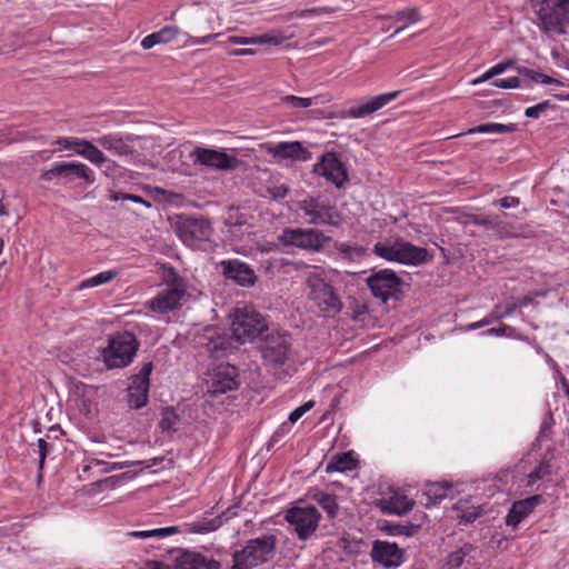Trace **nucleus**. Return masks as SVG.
<instances>
[{
  "instance_id": "nucleus-31",
  "label": "nucleus",
  "mask_w": 569,
  "mask_h": 569,
  "mask_svg": "<svg viewBox=\"0 0 569 569\" xmlns=\"http://www.w3.org/2000/svg\"><path fill=\"white\" fill-rule=\"evenodd\" d=\"M78 154L86 158L96 166H102L107 160L103 152L88 140L82 143V148L78 150Z\"/></svg>"
},
{
  "instance_id": "nucleus-34",
  "label": "nucleus",
  "mask_w": 569,
  "mask_h": 569,
  "mask_svg": "<svg viewBox=\"0 0 569 569\" xmlns=\"http://www.w3.org/2000/svg\"><path fill=\"white\" fill-rule=\"evenodd\" d=\"M516 126L513 123L502 124V123H483L477 126L472 129H469L467 133H509L515 131Z\"/></svg>"
},
{
  "instance_id": "nucleus-32",
  "label": "nucleus",
  "mask_w": 569,
  "mask_h": 569,
  "mask_svg": "<svg viewBox=\"0 0 569 569\" xmlns=\"http://www.w3.org/2000/svg\"><path fill=\"white\" fill-rule=\"evenodd\" d=\"M312 499L327 512L329 518L337 516L339 506L335 496L323 491H317L313 493Z\"/></svg>"
},
{
  "instance_id": "nucleus-26",
  "label": "nucleus",
  "mask_w": 569,
  "mask_h": 569,
  "mask_svg": "<svg viewBox=\"0 0 569 569\" xmlns=\"http://www.w3.org/2000/svg\"><path fill=\"white\" fill-rule=\"evenodd\" d=\"M179 569H219L220 565L213 559H208L203 555L184 550L176 558Z\"/></svg>"
},
{
  "instance_id": "nucleus-63",
  "label": "nucleus",
  "mask_w": 569,
  "mask_h": 569,
  "mask_svg": "<svg viewBox=\"0 0 569 569\" xmlns=\"http://www.w3.org/2000/svg\"><path fill=\"white\" fill-rule=\"evenodd\" d=\"M147 568L148 569H171L170 566L163 563V562H160V561H148L147 562Z\"/></svg>"
},
{
  "instance_id": "nucleus-8",
  "label": "nucleus",
  "mask_w": 569,
  "mask_h": 569,
  "mask_svg": "<svg viewBox=\"0 0 569 569\" xmlns=\"http://www.w3.org/2000/svg\"><path fill=\"white\" fill-rule=\"evenodd\" d=\"M164 281L168 288L159 292V295L149 302V308L159 313H167L178 308L186 296V283L173 268L166 270Z\"/></svg>"
},
{
  "instance_id": "nucleus-61",
  "label": "nucleus",
  "mask_w": 569,
  "mask_h": 569,
  "mask_svg": "<svg viewBox=\"0 0 569 569\" xmlns=\"http://www.w3.org/2000/svg\"><path fill=\"white\" fill-rule=\"evenodd\" d=\"M129 535L132 536V537H136V538H141V539L150 538V537H156V529H153V530H142V531H132Z\"/></svg>"
},
{
  "instance_id": "nucleus-40",
  "label": "nucleus",
  "mask_w": 569,
  "mask_h": 569,
  "mask_svg": "<svg viewBox=\"0 0 569 569\" xmlns=\"http://www.w3.org/2000/svg\"><path fill=\"white\" fill-rule=\"evenodd\" d=\"M373 253L388 261H396L397 241L393 243L377 242L372 249Z\"/></svg>"
},
{
  "instance_id": "nucleus-19",
  "label": "nucleus",
  "mask_w": 569,
  "mask_h": 569,
  "mask_svg": "<svg viewBox=\"0 0 569 569\" xmlns=\"http://www.w3.org/2000/svg\"><path fill=\"white\" fill-rule=\"evenodd\" d=\"M399 94H400V91H391V92H387V93H382V94L372 97L371 99H369L366 102H361L357 106L351 107L347 111H342L340 117L341 118H353V119L365 118V117L380 110L381 108H383L391 101L396 100Z\"/></svg>"
},
{
  "instance_id": "nucleus-51",
  "label": "nucleus",
  "mask_w": 569,
  "mask_h": 569,
  "mask_svg": "<svg viewBox=\"0 0 569 569\" xmlns=\"http://www.w3.org/2000/svg\"><path fill=\"white\" fill-rule=\"evenodd\" d=\"M315 402L312 400L307 401L302 406L296 408L290 415L289 420L291 422L298 421L307 411H309L313 407Z\"/></svg>"
},
{
  "instance_id": "nucleus-25",
  "label": "nucleus",
  "mask_w": 569,
  "mask_h": 569,
  "mask_svg": "<svg viewBox=\"0 0 569 569\" xmlns=\"http://www.w3.org/2000/svg\"><path fill=\"white\" fill-rule=\"evenodd\" d=\"M415 501L399 491H392L379 500V507L385 513L405 515L412 510Z\"/></svg>"
},
{
  "instance_id": "nucleus-47",
  "label": "nucleus",
  "mask_w": 569,
  "mask_h": 569,
  "mask_svg": "<svg viewBox=\"0 0 569 569\" xmlns=\"http://www.w3.org/2000/svg\"><path fill=\"white\" fill-rule=\"evenodd\" d=\"M84 141V139L79 138H58L54 143L64 149H71L78 154V150L82 148Z\"/></svg>"
},
{
  "instance_id": "nucleus-55",
  "label": "nucleus",
  "mask_w": 569,
  "mask_h": 569,
  "mask_svg": "<svg viewBox=\"0 0 569 569\" xmlns=\"http://www.w3.org/2000/svg\"><path fill=\"white\" fill-rule=\"evenodd\" d=\"M228 42L232 44H254L253 37H238V36H231L228 38Z\"/></svg>"
},
{
  "instance_id": "nucleus-27",
  "label": "nucleus",
  "mask_w": 569,
  "mask_h": 569,
  "mask_svg": "<svg viewBox=\"0 0 569 569\" xmlns=\"http://www.w3.org/2000/svg\"><path fill=\"white\" fill-rule=\"evenodd\" d=\"M396 261L405 264H418L427 260V250L403 240H397Z\"/></svg>"
},
{
  "instance_id": "nucleus-45",
  "label": "nucleus",
  "mask_w": 569,
  "mask_h": 569,
  "mask_svg": "<svg viewBox=\"0 0 569 569\" xmlns=\"http://www.w3.org/2000/svg\"><path fill=\"white\" fill-rule=\"evenodd\" d=\"M253 39H254V44L272 43V44L277 46V44L282 43L284 40H287L288 37L281 34L278 31H271L268 33L256 36V37H253Z\"/></svg>"
},
{
  "instance_id": "nucleus-18",
  "label": "nucleus",
  "mask_w": 569,
  "mask_h": 569,
  "mask_svg": "<svg viewBox=\"0 0 569 569\" xmlns=\"http://www.w3.org/2000/svg\"><path fill=\"white\" fill-rule=\"evenodd\" d=\"M238 387L237 368L230 365H219L214 368L208 390L212 395H222Z\"/></svg>"
},
{
  "instance_id": "nucleus-48",
  "label": "nucleus",
  "mask_w": 569,
  "mask_h": 569,
  "mask_svg": "<svg viewBox=\"0 0 569 569\" xmlns=\"http://www.w3.org/2000/svg\"><path fill=\"white\" fill-rule=\"evenodd\" d=\"M492 86L501 89H513L522 86L519 77H510L508 79H498L492 82Z\"/></svg>"
},
{
  "instance_id": "nucleus-9",
  "label": "nucleus",
  "mask_w": 569,
  "mask_h": 569,
  "mask_svg": "<svg viewBox=\"0 0 569 569\" xmlns=\"http://www.w3.org/2000/svg\"><path fill=\"white\" fill-rule=\"evenodd\" d=\"M297 207L310 224L340 226L341 216L336 206L320 198L307 197L298 201Z\"/></svg>"
},
{
  "instance_id": "nucleus-35",
  "label": "nucleus",
  "mask_w": 569,
  "mask_h": 569,
  "mask_svg": "<svg viewBox=\"0 0 569 569\" xmlns=\"http://www.w3.org/2000/svg\"><path fill=\"white\" fill-rule=\"evenodd\" d=\"M451 489V486L448 483H430L427 486L425 495L428 498V501L431 503H438L442 499L447 497V492Z\"/></svg>"
},
{
  "instance_id": "nucleus-37",
  "label": "nucleus",
  "mask_w": 569,
  "mask_h": 569,
  "mask_svg": "<svg viewBox=\"0 0 569 569\" xmlns=\"http://www.w3.org/2000/svg\"><path fill=\"white\" fill-rule=\"evenodd\" d=\"M473 546L470 545V543H465L462 547H460L459 549L452 551L449 556H448V559H447V566L449 569H457L459 568L462 563H463V560L471 552L473 551Z\"/></svg>"
},
{
  "instance_id": "nucleus-17",
  "label": "nucleus",
  "mask_w": 569,
  "mask_h": 569,
  "mask_svg": "<svg viewBox=\"0 0 569 569\" xmlns=\"http://www.w3.org/2000/svg\"><path fill=\"white\" fill-rule=\"evenodd\" d=\"M506 217L507 213L496 216L471 214L466 222L482 226L487 230H492L499 239L515 238L518 233L513 224L505 220Z\"/></svg>"
},
{
  "instance_id": "nucleus-16",
  "label": "nucleus",
  "mask_w": 569,
  "mask_h": 569,
  "mask_svg": "<svg viewBox=\"0 0 569 569\" xmlns=\"http://www.w3.org/2000/svg\"><path fill=\"white\" fill-rule=\"evenodd\" d=\"M260 350L267 362L282 365L289 356V336L279 332L268 335L261 345Z\"/></svg>"
},
{
  "instance_id": "nucleus-5",
  "label": "nucleus",
  "mask_w": 569,
  "mask_h": 569,
  "mask_svg": "<svg viewBox=\"0 0 569 569\" xmlns=\"http://www.w3.org/2000/svg\"><path fill=\"white\" fill-rule=\"evenodd\" d=\"M179 239L192 249L206 250L209 247L213 229L206 218L179 216L174 224Z\"/></svg>"
},
{
  "instance_id": "nucleus-24",
  "label": "nucleus",
  "mask_w": 569,
  "mask_h": 569,
  "mask_svg": "<svg viewBox=\"0 0 569 569\" xmlns=\"http://www.w3.org/2000/svg\"><path fill=\"white\" fill-rule=\"evenodd\" d=\"M540 502L541 496L539 495L515 501L506 517V525L517 528L518 525L526 519Z\"/></svg>"
},
{
  "instance_id": "nucleus-50",
  "label": "nucleus",
  "mask_w": 569,
  "mask_h": 569,
  "mask_svg": "<svg viewBox=\"0 0 569 569\" xmlns=\"http://www.w3.org/2000/svg\"><path fill=\"white\" fill-rule=\"evenodd\" d=\"M549 108L548 101H542L533 107H529L526 109L525 114L528 118H539L542 112H545Z\"/></svg>"
},
{
  "instance_id": "nucleus-6",
  "label": "nucleus",
  "mask_w": 569,
  "mask_h": 569,
  "mask_svg": "<svg viewBox=\"0 0 569 569\" xmlns=\"http://www.w3.org/2000/svg\"><path fill=\"white\" fill-rule=\"evenodd\" d=\"M268 330L266 318L252 307L237 308L232 315L231 331L233 338L244 343Z\"/></svg>"
},
{
  "instance_id": "nucleus-46",
  "label": "nucleus",
  "mask_w": 569,
  "mask_h": 569,
  "mask_svg": "<svg viewBox=\"0 0 569 569\" xmlns=\"http://www.w3.org/2000/svg\"><path fill=\"white\" fill-rule=\"evenodd\" d=\"M312 101H313L312 98H302V97H297V96H292V94L284 96L281 98V102L283 104H287L293 109L309 108L310 106H312Z\"/></svg>"
},
{
  "instance_id": "nucleus-64",
  "label": "nucleus",
  "mask_w": 569,
  "mask_h": 569,
  "mask_svg": "<svg viewBox=\"0 0 569 569\" xmlns=\"http://www.w3.org/2000/svg\"><path fill=\"white\" fill-rule=\"evenodd\" d=\"M532 302H533V296L531 293V295H527V296L520 298L517 303H518V306L520 308H522V307H526V306H528V305H530Z\"/></svg>"
},
{
  "instance_id": "nucleus-13",
  "label": "nucleus",
  "mask_w": 569,
  "mask_h": 569,
  "mask_svg": "<svg viewBox=\"0 0 569 569\" xmlns=\"http://www.w3.org/2000/svg\"><path fill=\"white\" fill-rule=\"evenodd\" d=\"M153 363L149 361L142 365L138 373L131 376V383L127 389L128 403L131 408L140 409L147 405Z\"/></svg>"
},
{
  "instance_id": "nucleus-42",
  "label": "nucleus",
  "mask_w": 569,
  "mask_h": 569,
  "mask_svg": "<svg viewBox=\"0 0 569 569\" xmlns=\"http://www.w3.org/2000/svg\"><path fill=\"white\" fill-rule=\"evenodd\" d=\"M550 472H551V465L546 460L541 461L535 468V470H532L528 475L527 486H533L538 480H541V479L546 478L547 476H549Z\"/></svg>"
},
{
  "instance_id": "nucleus-21",
  "label": "nucleus",
  "mask_w": 569,
  "mask_h": 569,
  "mask_svg": "<svg viewBox=\"0 0 569 569\" xmlns=\"http://www.w3.org/2000/svg\"><path fill=\"white\" fill-rule=\"evenodd\" d=\"M267 151L278 162L287 159L292 161H308L311 159V152L299 141L269 144Z\"/></svg>"
},
{
  "instance_id": "nucleus-1",
  "label": "nucleus",
  "mask_w": 569,
  "mask_h": 569,
  "mask_svg": "<svg viewBox=\"0 0 569 569\" xmlns=\"http://www.w3.org/2000/svg\"><path fill=\"white\" fill-rule=\"evenodd\" d=\"M306 286L309 290V299L326 315L340 312L342 302L330 284L327 272L321 267H313L306 277Z\"/></svg>"
},
{
  "instance_id": "nucleus-41",
  "label": "nucleus",
  "mask_w": 569,
  "mask_h": 569,
  "mask_svg": "<svg viewBox=\"0 0 569 569\" xmlns=\"http://www.w3.org/2000/svg\"><path fill=\"white\" fill-rule=\"evenodd\" d=\"M337 250L342 254L345 259L356 261L366 254V250L362 247L350 246L347 243L337 244Z\"/></svg>"
},
{
  "instance_id": "nucleus-7",
  "label": "nucleus",
  "mask_w": 569,
  "mask_h": 569,
  "mask_svg": "<svg viewBox=\"0 0 569 569\" xmlns=\"http://www.w3.org/2000/svg\"><path fill=\"white\" fill-rule=\"evenodd\" d=\"M278 240L286 247H296L310 252H320L331 241L319 229L284 228L278 236Z\"/></svg>"
},
{
  "instance_id": "nucleus-33",
  "label": "nucleus",
  "mask_w": 569,
  "mask_h": 569,
  "mask_svg": "<svg viewBox=\"0 0 569 569\" xmlns=\"http://www.w3.org/2000/svg\"><path fill=\"white\" fill-rule=\"evenodd\" d=\"M353 460L350 453L336 455L326 467V472L346 471L352 468Z\"/></svg>"
},
{
  "instance_id": "nucleus-15",
  "label": "nucleus",
  "mask_w": 569,
  "mask_h": 569,
  "mask_svg": "<svg viewBox=\"0 0 569 569\" xmlns=\"http://www.w3.org/2000/svg\"><path fill=\"white\" fill-rule=\"evenodd\" d=\"M191 157L196 163L218 170H234L240 164L238 158L222 150L198 147L192 151Z\"/></svg>"
},
{
  "instance_id": "nucleus-12",
  "label": "nucleus",
  "mask_w": 569,
  "mask_h": 569,
  "mask_svg": "<svg viewBox=\"0 0 569 569\" xmlns=\"http://www.w3.org/2000/svg\"><path fill=\"white\" fill-rule=\"evenodd\" d=\"M180 34L186 37L184 44H190V46L206 44V43H209L212 39L220 36V33H208L202 37H194V36L188 34V33H183L176 26H164L159 31L150 33L147 37H144L140 42V46L144 50H149L158 44L170 43V42L174 41L178 38V36H180Z\"/></svg>"
},
{
  "instance_id": "nucleus-60",
  "label": "nucleus",
  "mask_w": 569,
  "mask_h": 569,
  "mask_svg": "<svg viewBox=\"0 0 569 569\" xmlns=\"http://www.w3.org/2000/svg\"><path fill=\"white\" fill-rule=\"evenodd\" d=\"M501 318H505V315H500L498 312H491L490 315H488L487 317H485L482 319V325H485V327L489 326Z\"/></svg>"
},
{
  "instance_id": "nucleus-11",
  "label": "nucleus",
  "mask_w": 569,
  "mask_h": 569,
  "mask_svg": "<svg viewBox=\"0 0 569 569\" xmlns=\"http://www.w3.org/2000/svg\"><path fill=\"white\" fill-rule=\"evenodd\" d=\"M320 518V512L313 506L293 507L284 517L300 540L308 539L316 531Z\"/></svg>"
},
{
  "instance_id": "nucleus-38",
  "label": "nucleus",
  "mask_w": 569,
  "mask_h": 569,
  "mask_svg": "<svg viewBox=\"0 0 569 569\" xmlns=\"http://www.w3.org/2000/svg\"><path fill=\"white\" fill-rule=\"evenodd\" d=\"M116 276H117V272L113 270L103 271V272H100V273L89 278V279L83 280L80 283L79 288L84 289V288H92V287L101 286V284H104V283H108L109 281H111L113 278H116Z\"/></svg>"
},
{
  "instance_id": "nucleus-2",
  "label": "nucleus",
  "mask_w": 569,
  "mask_h": 569,
  "mask_svg": "<svg viewBox=\"0 0 569 569\" xmlns=\"http://www.w3.org/2000/svg\"><path fill=\"white\" fill-rule=\"evenodd\" d=\"M541 31L565 33L569 26V0H529Z\"/></svg>"
},
{
  "instance_id": "nucleus-3",
  "label": "nucleus",
  "mask_w": 569,
  "mask_h": 569,
  "mask_svg": "<svg viewBox=\"0 0 569 569\" xmlns=\"http://www.w3.org/2000/svg\"><path fill=\"white\" fill-rule=\"evenodd\" d=\"M140 342L129 332H117L109 338L108 346L103 348L101 356L108 369L128 367L137 355Z\"/></svg>"
},
{
  "instance_id": "nucleus-10",
  "label": "nucleus",
  "mask_w": 569,
  "mask_h": 569,
  "mask_svg": "<svg viewBox=\"0 0 569 569\" xmlns=\"http://www.w3.org/2000/svg\"><path fill=\"white\" fill-rule=\"evenodd\" d=\"M367 284L371 293L383 302H387L389 299L398 300L402 293V281L397 273L390 269H381L372 272L367 278Z\"/></svg>"
},
{
  "instance_id": "nucleus-59",
  "label": "nucleus",
  "mask_w": 569,
  "mask_h": 569,
  "mask_svg": "<svg viewBox=\"0 0 569 569\" xmlns=\"http://www.w3.org/2000/svg\"><path fill=\"white\" fill-rule=\"evenodd\" d=\"M179 531L178 527H167L156 529V537H167Z\"/></svg>"
},
{
  "instance_id": "nucleus-58",
  "label": "nucleus",
  "mask_w": 569,
  "mask_h": 569,
  "mask_svg": "<svg viewBox=\"0 0 569 569\" xmlns=\"http://www.w3.org/2000/svg\"><path fill=\"white\" fill-rule=\"evenodd\" d=\"M133 465H134V462H130V461L107 463V467L103 469V471L110 472V471H114V470H121L124 468H129Z\"/></svg>"
},
{
  "instance_id": "nucleus-57",
  "label": "nucleus",
  "mask_w": 569,
  "mask_h": 569,
  "mask_svg": "<svg viewBox=\"0 0 569 569\" xmlns=\"http://www.w3.org/2000/svg\"><path fill=\"white\" fill-rule=\"evenodd\" d=\"M480 516V512L475 508H469L461 513V519L466 522H472Z\"/></svg>"
},
{
  "instance_id": "nucleus-20",
  "label": "nucleus",
  "mask_w": 569,
  "mask_h": 569,
  "mask_svg": "<svg viewBox=\"0 0 569 569\" xmlns=\"http://www.w3.org/2000/svg\"><path fill=\"white\" fill-rule=\"evenodd\" d=\"M221 268L226 278L233 280L241 287H252L258 280L253 269L240 260L221 261Z\"/></svg>"
},
{
  "instance_id": "nucleus-52",
  "label": "nucleus",
  "mask_w": 569,
  "mask_h": 569,
  "mask_svg": "<svg viewBox=\"0 0 569 569\" xmlns=\"http://www.w3.org/2000/svg\"><path fill=\"white\" fill-rule=\"evenodd\" d=\"M290 189L287 184H279L268 189L273 199H283L288 196Z\"/></svg>"
},
{
  "instance_id": "nucleus-49",
  "label": "nucleus",
  "mask_w": 569,
  "mask_h": 569,
  "mask_svg": "<svg viewBox=\"0 0 569 569\" xmlns=\"http://www.w3.org/2000/svg\"><path fill=\"white\" fill-rule=\"evenodd\" d=\"M111 200L118 201V200H130L136 203L144 204L146 207H150V203L142 199L140 196L131 194V193H112L110 197Z\"/></svg>"
},
{
  "instance_id": "nucleus-30",
  "label": "nucleus",
  "mask_w": 569,
  "mask_h": 569,
  "mask_svg": "<svg viewBox=\"0 0 569 569\" xmlns=\"http://www.w3.org/2000/svg\"><path fill=\"white\" fill-rule=\"evenodd\" d=\"M214 12L210 8H201L193 14L192 26L197 32H208L213 30L212 20Z\"/></svg>"
},
{
  "instance_id": "nucleus-29",
  "label": "nucleus",
  "mask_w": 569,
  "mask_h": 569,
  "mask_svg": "<svg viewBox=\"0 0 569 569\" xmlns=\"http://www.w3.org/2000/svg\"><path fill=\"white\" fill-rule=\"evenodd\" d=\"M517 71L519 73V76L521 77V81H522V86H527L529 87L530 83H526V81L528 82H541L543 84H557V86H561V82L555 78H551L547 74H543L539 71H536V70H532V69H529L527 67H518L517 68Z\"/></svg>"
},
{
  "instance_id": "nucleus-54",
  "label": "nucleus",
  "mask_w": 569,
  "mask_h": 569,
  "mask_svg": "<svg viewBox=\"0 0 569 569\" xmlns=\"http://www.w3.org/2000/svg\"><path fill=\"white\" fill-rule=\"evenodd\" d=\"M38 448H39V462H38V467H39V470H41L43 468V465H44V460H46V457H47V453H48V443L44 439L42 438H39L38 439Z\"/></svg>"
},
{
  "instance_id": "nucleus-53",
  "label": "nucleus",
  "mask_w": 569,
  "mask_h": 569,
  "mask_svg": "<svg viewBox=\"0 0 569 569\" xmlns=\"http://www.w3.org/2000/svg\"><path fill=\"white\" fill-rule=\"evenodd\" d=\"M496 203H499L503 209L516 208L520 204V199L518 197L508 196L496 201L495 204Z\"/></svg>"
},
{
  "instance_id": "nucleus-43",
  "label": "nucleus",
  "mask_w": 569,
  "mask_h": 569,
  "mask_svg": "<svg viewBox=\"0 0 569 569\" xmlns=\"http://www.w3.org/2000/svg\"><path fill=\"white\" fill-rule=\"evenodd\" d=\"M228 348H230V342L223 337L211 338L206 345L207 351L214 357H218L220 351H224Z\"/></svg>"
},
{
  "instance_id": "nucleus-28",
  "label": "nucleus",
  "mask_w": 569,
  "mask_h": 569,
  "mask_svg": "<svg viewBox=\"0 0 569 569\" xmlns=\"http://www.w3.org/2000/svg\"><path fill=\"white\" fill-rule=\"evenodd\" d=\"M97 142L106 150L117 156L131 153V148L118 134H104L97 139Z\"/></svg>"
},
{
  "instance_id": "nucleus-14",
  "label": "nucleus",
  "mask_w": 569,
  "mask_h": 569,
  "mask_svg": "<svg viewBox=\"0 0 569 569\" xmlns=\"http://www.w3.org/2000/svg\"><path fill=\"white\" fill-rule=\"evenodd\" d=\"M41 180L51 181L54 178H63L67 181L82 179L89 184L94 182L93 171L84 163L80 162H61L56 163L41 174Z\"/></svg>"
},
{
  "instance_id": "nucleus-23",
  "label": "nucleus",
  "mask_w": 569,
  "mask_h": 569,
  "mask_svg": "<svg viewBox=\"0 0 569 569\" xmlns=\"http://www.w3.org/2000/svg\"><path fill=\"white\" fill-rule=\"evenodd\" d=\"M371 558L385 567L396 568L402 563L403 552L396 543L376 540L371 549Z\"/></svg>"
},
{
  "instance_id": "nucleus-4",
  "label": "nucleus",
  "mask_w": 569,
  "mask_h": 569,
  "mask_svg": "<svg viewBox=\"0 0 569 569\" xmlns=\"http://www.w3.org/2000/svg\"><path fill=\"white\" fill-rule=\"evenodd\" d=\"M276 541L272 535L249 540L242 550L233 553L231 569H251L269 561L274 553Z\"/></svg>"
},
{
  "instance_id": "nucleus-62",
  "label": "nucleus",
  "mask_w": 569,
  "mask_h": 569,
  "mask_svg": "<svg viewBox=\"0 0 569 569\" xmlns=\"http://www.w3.org/2000/svg\"><path fill=\"white\" fill-rule=\"evenodd\" d=\"M493 77H495V74H493V73H491V69H489L487 72H485V73H483L482 76H480L479 78L473 79V80L471 81V83H472V84H475V86H476V84H480V83H482V82H485V81H487V80H489V79H491V78H493Z\"/></svg>"
},
{
  "instance_id": "nucleus-22",
  "label": "nucleus",
  "mask_w": 569,
  "mask_h": 569,
  "mask_svg": "<svg viewBox=\"0 0 569 569\" xmlns=\"http://www.w3.org/2000/svg\"><path fill=\"white\" fill-rule=\"evenodd\" d=\"M315 171L326 177L338 188L348 179L346 168L333 153L322 156L321 161L315 166Z\"/></svg>"
},
{
  "instance_id": "nucleus-36",
  "label": "nucleus",
  "mask_w": 569,
  "mask_h": 569,
  "mask_svg": "<svg viewBox=\"0 0 569 569\" xmlns=\"http://www.w3.org/2000/svg\"><path fill=\"white\" fill-rule=\"evenodd\" d=\"M179 422V416L173 408H164L161 412V420L159 427L162 432H174L177 431V423Z\"/></svg>"
},
{
  "instance_id": "nucleus-44",
  "label": "nucleus",
  "mask_w": 569,
  "mask_h": 569,
  "mask_svg": "<svg viewBox=\"0 0 569 569\" xmlns=\"http://www.w3.org/2000/svg\"><path fill=\"white\" fill-rule=\"evenodd\" d=\"M419 528V525H413L411 522L395 523L389 526V532L391 535L411 537L418 531Z\"/></svg>"
},
{
  "instance_id": "nucleus-56",
  "label": "nucleus",
  "mask_w": 569,
  "mask_h": 569,
  "mask_svg": "<svg viewBox=\"0 0 569 569\" xmlns=\"http://www.w3.org/2000/svg\"><path fill=\"white\" fill-rule=\"evenodd\" d=\"M513 62L511 60L502 61L497 63L496 66L491 67V73L496 76L503 73L506 70H508Z\"/></svg>"
},
{
  "instance_id": "nucleus-39",
  "label": "nucleus",
  "mask_w": 569,
  "mask_h": 569,
  "mask_svg": "<svg viewBox=\"0 0 569 569\" xmlns=\"http://www.w3.org/2000/svg\"><path fill=\"white\" fill-rule=\"evenodd\" d=\"M397 21H403L405 26L398 28L391 37L400 33L408 24L415 23L420 20V14L417 8H408L397 13Z\"/></svg>"
}]
</instances>
